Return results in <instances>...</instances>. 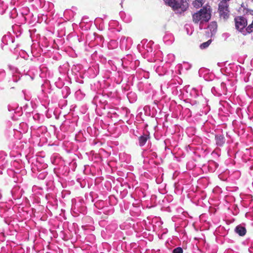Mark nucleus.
<instances>
[{"label":"nucleus","mask_w":253,"mask_h":253,"mask_svg":"<svg viewBox=\"0 0 253 253\" xmlns=\"http://www.w3.org/2000/svg\"><path fill=\"white\" fill-rule=\"evenodd\" d=\"M211 14L206 7L201 8L192 15L193 21L195 23L207 22L211 19Z\"/></svg>","instance_id":"2"},{"label":"nucleus","mask_w":253,"mask_h":253,"mask_svg":"<svg viewBox=\"0 0 253 253\" xmlns=\"http://www.w3.org/2000/svg\"><path fill=\"white\" fill-rule=\"evenodd\" d=\"M217 26V23L214 21L211 23L210 25L209 26V28L210 29V30H211L212 29H216Z\"/></svg>","instance_id":"10"},{"label":"nucleus","mask_w":253,"mask_h":253,"mask_svg":"<svg viewBox=\"0 0 253 253\" xmlns=\"http://www.w3.org/2000/svg\"><path fill=\"white\" fill-rule=\"evenodd\" d=\"M218 12L221 19L224 21L227 20L230 15L228 3L219 2Z\"/></svg>","instance_id":"3"},{"label":"nucleus","mask_w":253,"mask_h":253,"mask_svg":"<svg viewBox=\"0 0 253 253\" xmlns=\"http://www.w3.org/2000/svg\"><path fill=\"white\" fill-rule=\"evenodd\" d=\"M172 253H183V250L180 247H177L173 250Z\"/></svg>","instance_id":"11"},{"label":"nucleus","mask_w":253,"mask_h":253,"mask_svg":"<svg viewBox=\"0 0 253 253\" xmlns=\"http://www.w3.org/2000/svg\"><path fill=\"white\" fill-rule=\"evenodd\" d=\"M211 42V40H210L206 42H203L200 45V48L201 49H205L208 47Z\"/></svg>","instance_id":"8"},{"label":"nucleus","mask_w":253,"mask_h":253,"mask_svg":"<svg viewBox=\"0 0 253 253\" xmlns=\"http://www.w3.org/2000/svg\"><path fill=\"white\" fill-rule=\"evenodd\" d=\"M246 31L247 33L250 34L253 32V20L252 23L247 27Z\"/></svg>","instance_id":"9"},{"label":"nucleus","mask_w":253,"mask_h":253,"mask_svg":"<svg viewBox=\"0 0 253 253\" xmlns=\"http://www.w3.org/2000/svg\"><path fill=\"white\" fill-rule=\"evenodd\" d=\"M166 4L170 7L174 11L181 13L188 7L186 0H163Z\"/></svg>","instance_id":"1"},{"label":"nucleus","mask_w":253,"mask_h":253,"mask_svg":"<svg viewBox=\"0 0 253 253\" xmlns=\"http://www.w3.org/2000/svg\"><path fill=\"white\" fill-rule=\"evenodd\" d=\"M150 137L149 134H143L141 136H139L138 137V142L139 146L141 147L144 146L146 144L147 141L150 139Z\"/></svg>","instance_id":"5"},{"label":"nucleus","mask_w":253,"mask_h":253,"mask_svg":"<svg viewBox=\"0 0 253 253\" xmlns=\"http://www.w3.org/2000/svg\"><path fill=\"white\" fill-rule=\"evenodd\" d=\"M235 232L240 236H243L246 234L247 231L245 227L239 225L235 228Z\"/></svg>","instance_id":"6"},{"label":"nucleus","mask_w":253,"mask_h":253,"mask_svg":"<svg viewBox=\"0 0 253 253\" xmlns=\"http://www.w3.org/2000/svg\"><path fill=\"white\" fill-rule=\"evenodd\" d=\"M236 29L239 32H242L247 25V19L241 16H237L234 18Z\"/></svg>","instance_id":"4"},{"label":"nucleus","mask_w":253,"mask_h":253,"mask_svg":"<svg viewBox=\"0 0 253 253\" xmlns=\"http://www.w3.org/2000/svg\"><path fill=\"white\" fill-rule=\"evenodd\" d=\"M198 3H199L201 5L204 2V0H196Z\"/></svg>","instance_id":"12"},{"label":"nucleus","mask_w":253,"mask_h":253,"mask_svg":"<svg viewBox=\"0 0 253 253\" xmlns=\"http://www.w3.org/2000/svg\"><path fill=\"white\" fill-rule=\"evenodd\" d=\"M216 144L219 146H222L225 142V138L222 135H216L215 136Z\"/></svg>","instance_id":"7"}]
</instances>
